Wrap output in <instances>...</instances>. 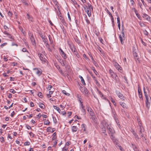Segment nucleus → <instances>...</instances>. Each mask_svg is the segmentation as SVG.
<instances>
[{
    "label": "nucleus",
    "mask_w": 151,
    "mask_h": 151,
    "mask_svg": "<svg viewBox=\"0 0 151 151\" xmlns=\"http://www.w3.org/2000/svg\"><path fill=\"white\" fill-rule=\"evenodd\" d=\"M86 17L85 20L86 21V22H87V23L88 24H89L90 23V21H89V20L87 19L86 15Z\"/></svg>",
    "instance_id": "51"
},
{
    "label": "nucleus",
    "mask_w": 151,
    "mask_h": 151,
    "mask_svg": "<svg viewBox=\"0 0 151 151\" xmlns=\"http://www.w3.org/2000/svg\"><path fill=\"white\" fill-rule=\"evenodd\" d=\"M88 72L91 75V76L92 77V78H93V80L95 79L96 78L93 76L92 72L89 71Z\"/></svg>",
    "instance_id": "45"
},
{
    "label": "nucleus",
    "mask_w": 151,
    "mask_h": 151,
    "mask_svg": "<svg viewBox=\"0 0 151 151\" xmlns=\"http://www.w3.org/2000/svg\"><path fill=\"white\" fill-rule=\"evenodd\" d=\"M68 17L69 19V21L70 22L71 21V18H70V14H69V12H68Z\"/></svg>",
    "instance_id": "58"
},
{
    "label": "nucleus",
    "mask_w": 151,
    "mask_h": 151,
    "mask_svg": "<svg viewBox=\"0 0 151 151\" xmlns=\"http://www.w3.org/2000/svg\"><path fill=\"white\" fill-rule=\"evenodd\" d=\"M133 135H134L135 137L137 139H136L137 140V139H139V138L138 137V135L137 134V133L136 132H135V133H134V134H133Z\"/></svg>",
    "instance_id": "44"
},
{
    "label": "nucleus",
    "mask_w": 151,
    "mask_h": 151,
    "mask_svg": "<svg viewBox=\"0 0 151 151\" xmlns=\"http://www.w3.org/2000/svg\"><path fill=\"white\" fill-rule=\"evenodd\" d=\"M15 113L14 111H13L11 114V116L12 117H13L14 115H15Z\"/></svg>",
    "instance_id": "64"
},
{
    "label": "nucleus",
    "mask_w": 151,
    "mask_h": 151,
    "mask_svg": "<svg viewBox=\"0 0 151 151\" xmlns=\"http://www.w3.org/2000/svg\"><path fill=\"white\" fill-rule=\"evenodd\" d=\"M120 104L123 107V108H124L126 107V104H125L124 102H120Z\"/></svg>",
    "instance_id": "28"
},
{
    "label": "nucleus",
    "mask_w": 151,
    "mask_h": 151,
    "mask_svg": "<svg viewBox=\"0 0 151 151\" xmlns=\"http://www.w3.org/2000/svg\"><path fill=\"white\" fill-rule=\"evenodd\" d=\"M105 10L109 14L110 16L112 15L110 12H109V11L108 10L107 8H105Z\"/></svg>",
    "instance_id": "47"
},
{
    "label": "nucleus",
    "mask_w": 151,
    "mask_h": 151,
    "mask_svg": "<svg viewBox=\"0 0 151 151\" xmlns=\"http://www.w3.org/2000/svg\"><path fill=\"white\" fill-rule=\"evenodd\" d=\"M39 106L42 109H44L45 107L44 104L40 103L39 104Z\"/></svg>",
    "instance_id": "27"
},
{
    "label": "nucleus",
    "mask_w": 151,
    "mask_h": 151,
    "mask_svg": "<svg viewBox=\"0 0 151 151\" xmlns=\"http://www.w3.org/2000/svg\"><path fill=\"white\" fill-rule=\"evenodd\" d=\"M30 39L32 42V45H35L36 44L35 41L34 39V38L33 35L31 36L30 37Z\"/></svg>",
    "instance_id": "16"
},
{
    "label": "nucleus",
    "mask_w": 151,
    "mask_h": 151,
    "mask_svg": "<svg viewBox=\"0 0 151 151\" xmlns=\"http://www.w3.org/2000/svg\"><path fill=\"white\" fill-rule=\"evenodd\" d=\"M50 123V122L49 120H47L44 122V124H45L49 125Z\"/></svg>",
    "instance_id": "40"
},
{
    "label": "nucleus",
    "mask_w": 151,
    "mask_h": 151,
    "mask_svg": "<svg viewBox=\"0 0 151 151\" xmlns=\"http://www.w3.org/2000/svg\"><path fill=\"white\" fill-rule=\"evenodd\" d=\"M79 77L81 78V81L82 83L84 85H86L85 81L83 79V78L81 76H79Z\"/></svg>",
    "instance_id": "24"
},
{
    "label": "nucleus",
    "mask_w": 151,
    "mask_h": 151,
    "mask_svg": "<svg viewBox=\"0 0 151 151\" xmlns=\"http://www.w3.org/2000/svg\"><path fill=\"white\" fill-rule=\"evenodd\" d=\"M52 86L51 85H49L48 86V87L47 88L49 90H50L52 88Z\"/></svg>",
    "instance_id": "56"
},
{
    "label": "nucleus",
    "mask_w": 151,
    "mask_h": 151,
    "mask_svg": "<svg viewBox=\"0 0 151 151\" xmlns=\"http://www.w3.org/2000/svg\"><path fill=\"white\" fill-rule=\"evenodd\" d=\"M115 121L117 123L118 126L120 129H121V126L120 124L119 123V121H118V119H117V118H115Z\"/></svg>",
    "instance_id": "23"
},
{
    "label": "nucleus",
    "mask_w": 151,
    "mask_h": 151,
    "mask_svg": "<svg viewBox=\"0 0 151 151\" xmlns=\"http://www.w3.org/2000/svg\"><path fill=\"white\" fill-rule=\"evenodd\" d=\"M30 144V142L28 141L25 142L24 143V145H29Z\"/></svg>",
    "instance_id": "49"
},
{
    "label": "nucleus",
    "mask_w": 151,
    "mask_h": 151,
    "mask_svg": "<svg viewBox=\"0 0 151 151\" xmlns=\"http://www.w3.org/2000/svg\"><path fill=\"white\" fill-rule=\"evenodd\" d=\"M59 17L61 21V22L65 26H66V23L65 19H64V18H63L61 15L59 16Z\"/></svg>",
    "instance_id": "7"
},
{
    "label": "nucleus",
    "mask_w": 151,
    "mask_h": 151,
    "mask_svg": "<svg viewBox=\"0 0 151 151\" xmlns=\"http://www.w3.org/2000/svg\"><path fill=\"white\" fill-rule=\"evenodd\" d=\"M119 36L120 40V41H121V43L122 44H123V38L122 37V35H119Z\"/></svg>",
    "instance_id": "30"
},
{
    "label": "nucleus",
    "mask_w": 151,
    "mask_h": 151,
    "mask_svg": "<svg viewBox=\"0 0 151 151\" xmlns=\"http://www.w3.org/2000/svg\"><path fill=\"white\" fill-rule=\"evenodd\" d=\"M135 12L137 15V17L139 19V18L140 17V15L138 13L137 11V10L135 9L134 10Z\"/></svg>",
    "instance_id": "29"
},
{
    "label": "nucleus",
    "mask_w": 151,
    "mask_h": 151,
    "mask_svg": "<svg viewBox=\"0 0 151 151\" xmlns=\"http://www.w3.org/2000/svg\"><path fill=\"white\" fill-rule=\"evenodd\" d=\"M98 50H99L100 52L102 54L103 53V51L102 50V49L99 46L97 47Z\"/></svg>",
    "instance_id": "48"
},
{
    "label": "nucleus",
    "mask_w": 151,
    "mask_h": 151,
    "mask_svg": "<svg viewBox=\"0 0 151 151\" xmlns=\"http://www.w3.org/2000/svg\"><path fill=\"white\" fill-rule=\"evenodd\" d=\"M46 46L48 48L49 50L50 51H51L52 50L50 48L49 45L48 43H46Z\"/></svg>",
    "instance_id": "34"
},
{
    "label": "nucleus",
    "mask_w": 151,
    "mask_h": 151,
    "mask_svg": "<svg viewBox=\"0 0 151 151\" xmlns=\"http://www.w3.org/2000/svg\"><path fill=\"white\" fill-rule=\"evenodd\" d=\"M40 36L42 39V40L45 43H46L47 40V39L45 38V36H43L42 33H39Z\"/></svg>",
    "instance_id": "9"
},
{
    "label": "nucleus",
    "mask_w": 151,
    "mask_h": 151,
    "mask_svg": "<svg viewBox=\"0 0 151 151\" xmlns=\"http://www.w3.org/2000/svg\"><path fill=\"white\" fill-rule=\"evenodd\" d=\"M143 90H144V94L145 96L146 99H148L149 98L148 96V95L147 94V92L145 91V87H144V88H143Z\"/></svg>",
    "instance_id": "19"
},
{
    "label": "nucleus",
    "mask_w": 151,
    "mask_h": 151,
    "mask_svg": "<svg viewBox=\"0 0 151 151\" xmlns=\"http://www.w3.org/2000/svg\"><path fill=\"white\" fill-rule=\"evenodd\" d=\"M54 4L55 5L58 6V2L56 0H53Z\"/></svg>",
    "instance_id": "53"
},
{
    "label": "nucleus",
    "mask_w": 151,
    "mask_h": 151,
    "mask_svg": "<svg viewBox=\"0 0 151 151\" xmlns=\"http://www.w3.org/2000/svg\"><path fill=\"white\" fill-rule=\"evenodd\" d=\"M38 55L41 60L44 63L45 62L46 60L45 58V56L40 53H38Z\"/></svg>",
    "instance_id": "3"
},
{
    "label": "nucleus",
    "mask_w": 151,
    "mask_h": 151,
    "mask_svg": "<svg viewBox=\"0 0 151 151\" xmlns=\"http://www.w3.org/2000/svg\"><path fill=\"white\" fill-rule=\"evenodd\" d=\"M27 19L32 22L33 21V18L32 16H30L29 14H27Z\"/></svg>",
    "instance_id": "12"
},
{
    "label": "nucleus",
    "mask_w": 151,
    "mask_h": 151,
    "mask_svg": "<svg viewBox=\"0 0 151 151\" xmlns=\"http://www.w3.org/2000/svg\"><path fill=\"white\" fill-rule=\"evenodd\" d=\"M121 34L122 35H122V37L123 38V40H124L125 39V37L124 36V32H121Z\"/></svg>",
    "instance_id": "42"
},
{
    "label": "nucleus",
    "mask_w": 151,
    "mask_h": 151,
    "mask_svg": "<svg viewBox=\"0 0 151 151\" xmlns=\"http://www.w3.org/2000/svg\"><path fill=\"white\" fill-rule=\"evenodd\" d=\"M101 130L103 131L102 132L104 133H105L106 132V129L105 128L104 126L103 127H102L101 128Z\"/></svg>",
    "instance_id": "43"
},
{
    "label": "nucleus",
    "mask_w": 151,
    "mask_h": 151,
    "mask_svg": "<svg viewBox=\"0 0 151 151\" xmlns=\"http://www.w3.org/2000/svg\"><path fill=\"white\" fill-rule=\"evenodd\" d=\"M53 107L55 109H56L59 113H60V111H61V110L58 107H57L55 106H54Z\"/></svg>",
    "instance_id": "26"
},
{
    "label": "nucleus",
    "mask_w": 151,
    "mask_h": 151,
    "mask_svg": "<svg viewBox=\"0 0 151 151\" xmlns=\"http://www.w3.org/2000/svg\"><path fill=\"white\" fill-rule=\"evenodd\" d=\"M26 127L28 129H32L31 127L28 124L26 125Z\"/></svg>",
    "instance_id": "55"
},
{
    "label": "nucleus",
    "mask_w": 151,
    "mask_h": 151,
    "mask_svg": "<svg viewBox=\"0 0 151 151\" xmlns=\"http://www.w3.org/2000/svg\"><path fill=\"white\" fill-rule=\"evenodd\" d=\"M143 18L146 19L147 20L149 21L150 17L147 14L145 13L143 14V15L142 16Z\"/></svg>",
    "instance_id": "13"
},
{
    "label": "nucleus",
    "mask_w": 151,
    "mask_h": 151,
    "mask_svg": "<svg viewBox=\"0 0 151 151\" xmlns=\"http://www.w3.org/2000/svg\"><path fill=\"white\" fill-rule=\"evenodd\" d=\"M86 12L87 13L88 16L90 17L91 15V11H90L89 10H88L86 11Z\"/></svg>",
    "instance_id": "32"
},
{
    "label": "nucleus",
    "mask_w": 151,
    "mask_h": 151,
    "mask_svg": "<svg viewBox=\"0 0 151 151\" xmlns=\"http://www.w3.org/2000/svg\"><path fill=\"white\" fill-rule=\"evenodd\" d=\"M84 92L86 94L88 93V89L86 88V87H84L83 88Z\"/></svg>",
    "instance_id": "38"
},
{
    "label": "nucleus",
    "mask_w": 151,
    "mask_h": 151,
    "mask_svg": "<svg viewBox=\"0 0 151 151\" xmlns=\"http://www.w3.org/2000/svg\"><path fill=\"white\" fill-rule=\"evenodd\" d=\"M61 114H62L63 115H65L66 116V112H65V111H62L61 112V113H60Z\"/></svg>",
    "instance_id": "63"
},
{
    "label": "nucleus",
    "mask_w": 151,
    "mask_h": 151,
    "mask_svg": "<svg viewBox=\"0 0 151 151\" xmlns=\"http://www.w3.org/2000/svg\"><path fill=\"white\" fill-rule=\"evenodd\" d=\"M115 66L117 69L119 70V69H120L119 67H120V66L119 64H118L117 63L115 64Z\"/></svg>",
    "instance_id": "35"
},
{
    "label": "nucleus",
    "mask_w": 151,
    "mask_h": 151,
    "mask_svg": "<svg viewBox=\"0 0 151 151\" xmlns=\"http://www.w3.org/2000/svg\"><path fill=\"white\" fill-rule=\"evenodd\" d=\"M68 45L71 51L73 52H75L76 49L74 47L72 43H68Z\"/></svg>",
    "instance_id": "6"
},
{
    "label": "nucleus",
    "mask_w": 151,
    "mask_h": 151,
    "mask_svg": "<svg viewBox=\"0 0 151 151\" xmlns=\"http://www.w3.org/2000/svg\"><path fill=\"white\" fill-rule=\"evenodd\" d=\"M7 44V43L6 42H5L4 43H3V44H2L1 45V48H3V47L5 45H6Z\"/></svg>",
    "instance_id": "57"
},
{
    "label": "nucleus",
    "mask_w": 151,
    "mask_h": 151,
    "mask_svg": "<svg viewBox=\"0 0 151 151\" xmlns=\"http://www.w3.org/2000/svg\"><path fill=\"white\" fill-rule=\"evenodd\" d=\"M111 102L113 103V104L115 106H116V103L115 102V101L112 98H111Z\"/></svg>",
    "instance_id": "52"
},
{
    "label": "nucleus",
    "mask_w": 151,
    "mask_h": 151,
    "mask_svg": "<svg viewBox=\"0 0 151 151\" xmlns=\"http://www.w3.org/2000/svg\"><path fill=\"white\" fill-rule=\"evenodd\" d=\"M9 91L10 92H11L14 94L16 92V91L14 90L13 89H10V90Z\"/></svg>",
    "instance_id": "54"
},
{
    "label": "nucleus",
    "mask_w": 151,
    "mask_h": 151,
    "mask_svg": "<svg viewBox=\"0 0 151 151\" xmlns=\"http://www.w3.org/2000/svg\"><path fill=\"white\" fill-rule=\"evenodd\" d=\"M37 70L36 72V73L39 76H40L41 73H42V72L41 71V69H37Z\"/></svg>",
    "instance_id": "20"
},
{
    "label": "nucleus",
    "mask_w": 151,
    "mask_h": 151,
    "mask_svg": "<svg viewBox=\"0 0 151 151\" xmlns=\"http://www.w3.org/2000/svg\"><path fill=\"white\" fill-rule=\"evenodd\" d=\"M59 50L60 51V53L62 57L65 59H66L67 58L66 54L60 48H59Z\"/></svg>",
    "instance_id": "5"
},
{
    "label": "nucleus",
    "mask_w": 151,
    "mask_h": 151,
    "mask_svg": "<svg viewBox=\"0 0 151 151\" xmlns=\"http://www.w3.org/2000/svg\"><path fill=\"white\" fill-rule=\"evenodd\" d=\"M105 126L106 127L107 130H109L112 127L110 124H106Z\"/></svg>",
    "instance_id": "25"
},
{
    "label": "nucleus",
    "mask_w": 151,
    "mask_h": 151,
    "mask_svg": "<svg viewBox=\"0 0 151 151\" xmlns=\"http://www.w3.org/2000/svg\"><path fill=\"white\" fill-rule=\"evenodd\" d=\"M139 24L141 27H145L146 26V25L143 23H140Z\"/></svg>",
    "instance_id": "62"
},
{
    "label": "nucleus",
    "mask_w": 151,
    "mask_h": 151,
    "mask_svg": "<svg viewBox=\"0 0 151 151\" xmlns=\"http://www.w3.org/2000/svg\"><path fill=\"white\" fill-rule=\"evenodd\" d=\"M138 93L139 94V98L143 100L142 96V93L141 92V90L140 88H139V87H138Z\"/></svg>",
    "instance_id": "8"
},
{
    "label": "nucleus",
    "mask_w": 151,
    "mask_h": 151,
    "mask_svg": "<svg viewBox=\"0 0 151 151\" xmlns=\"http://www.w3.org/2000/svg\"><path fill=\"white\" fill-rule=\"evenodd\" d=\"M92 69L93 70L94 73H95V74L96 75H97V74H98V72H97V71L95 69L94 67H93L92 68Z\"/></svg>",
    "instance_id": "39"
},
{
    "label": "nucleus",
    "mask_w": 151,
    "mask_h": 151,
    "mask_svg": "<svg viewBox=\"0 0 151 151\" xmlns=\"http://www.w3.org/2000/svg\"><path fill=\"white\" fill-rule=\"evenodd\" d=\"M82 109L81 110V111L84 114H86V109L85 108V106L84 108H81Z\"/></svg>",
    "instance_id": "36"
},
{
    "label": "nucleus",
    "mask_w": 151,
    "mask_h": 151,
    "mask_svg": "<svg viewBox=\"0 0 151 151\" xmlns=\"http://www.w3.org/2000/svg\"><path fill=\"white\" fill-rule=\"evenodd\" d=\"M116 93L118 96L122 100H124V97L123 94L119 91H116Z\"/></svg>",
    "instance_id": "4"
},
{
    "label": "nucleus",
    "mask_w": 151,
    "mask_h": 151,
    "mask_svg": "<svg viewBox=\"0 0 151 151\" xmlns=\"http://www.w3.org/2000/svg\"><path fill=\"white\" fill-rule=\"evenodd\" d=\"M6 37H8L10 39V41H14V37L9 33L6 36Z\"/></svg>",
    "instance_id": "10"
},
{
    "label": "nucleus",
    "mask_w": 151,
    "mask_h": 151,
    "mask_svg": "<svg viewBox=\"0 0 151 151\" xmlns=\"http://www.w3.org/2000/svg\"><path fill=\"white\" fill-rule=\"evenodd\" d=\"M0 140L1 143H3L4 141V138L2 137H0Z\"/></svg>",
    "instance_id": "46"
},
{
    "label": "nucleus",
    "mask_w": 151,
    "mask_h": 151,
    "mask_svg": "<svg viewBox=\"0 0 151 151\" xmlns=\"http://www.w3.org/2000/svg\"><path fill=\"white\" fill-rule=\"evenodd\" d=\"M52 118L53 119V121H54V123L55 124H56L57 123V120H56V119L55 118L54 116H52Z\"/></svg>",
    "instance_id": "60"
},
{
    "label": "nucleus",
    "mask_w": 151,
    "mask_h": 151,
    "mask_svg": "<svg viewBox=\"0 0 151 151\" xmlns=\"http://www.w3.org/2000/svg\"><path fill=\"white\" fill-rule=\"evenodd\" d=\"M108 133L110 137L111 138L113 142L115 141V139L114 135L115 133L113 128L112 127L110 129L108 130Z\"/></svg>",
    "instance_id": "1"
},
{
    "label": "nucleus",
    "mask_w": 151,
    "mask_h": 151,
    "mask_svg": "<svg viewBox=\"0 0 151 151\" xmlns=\"http://www.w3.org/2000/svg\"><path fill=\"white\" fill-rule=\"evenodd\" d=\"M8 15L9 16H12V12H11V11H9L8 13Z\"/></svg>",
    "instance_id": "59"
},
{
    "label": "nucleus",
    "mask_w": 151,
    "mask_h": 151,
    "mask_svg": "<svg viewBox=\"0 0 151 151\" xmlns=\"http://www.w3.org/2000/svg\"><path fill=\"white\" fill-rule=\"evenodd\" d=\"M88 7L89 8V10H92V11L93 10V7L91 6V5L89 3H88Z\"/></svg>",
    "instance_id": "31"
},
{
    "label": "nucleus",
    "mask_w": 151,
    "mask_h": 151,
    "mask_svg": "<svg viewBox=\"0 0 151 151\" xmlns=\"http://www.w3.org/2000/svg\"><path fill=\"white\" fill-rule=\"evenodd\" d=\"M78 129V127L76 126H73L72 127V131L74 132H76Z\"/></svg>",
    "instance_id": "18"
},
{
    "label": "nucleus",
    "mask_w": 151,
    "mask_h": 151,
    "mask_svg": "<svg viewBox=\"0 0 151 151\" xmlns=\"http://www.w3.org/2000/svg\"><path fill=\"white\" fill-rule=\"evenodd\" d=\"M139 129H140V130L139 131V135H140V136H141V137H143L144 135L142 133V132H144V130L142 129V127L140 125H139Z\"/></svg>",
    "instance_id": "11"
},
{
    "label": "nucleus",
    "mask_w": 151,
    "mask_h": 151,
    "mask_svg": "<svg viewBox=\"0 0 151 151\" xmlns=\"http://www.w3.org/2000/svg\"><path fill=\"white\" fill-rule=\"evenodd\" d=\"M62 92L64 94L66 95L69 96V94L67 93L64 90H63Z\"/></svg>",
    "instance_id": "41"
},
{
    "label": "nucleus",
    "mask_w": 151,
    "mask_h": 151,
    "mask_svg": "<svg viewBox=\"0 0 151 151\" xmlns=\"http://www.w3.org/2000/svg\"><path fill=\"white\" fill-rule=\"evenodd\" d=\"M150 106V102H149V98L146 99V106L147 107V108L149 109Z\"/></svg>",
    "instance_id": "15"
},
{
    "label": "nucleus",
    "mask_w": 151,
    "mask_h": 151,
    "mask_svg": "<svg viewBox=\"0 0 151 151\" xmlns=\"http://www.w3.org/2000/svg\"><path fill=\"white\" fill-rule=\"evenodd\" d=\"M132 145L133 148V149L135 151H138V150L137 148V147L135 146V145L133 144H132Z\"/></svg>",
    "instance_id": "21"
},
{
    "label": "nucleus",
    "mask_w": 151,
    "mask_h": 151,
    "mask_svg": "<svg viewBox=\"0 0 151 151\" xmlns=\"http://www.w3.org/2000/svg\"><path fill=\"white\" fill-rule=\"evenodd\" d=\"M37 95L39 97L41 98H42L43 97V95L42 94V93L40 92H39L38 93Z\"/></svg>",
    "instance_id": "37"
},
{
    "label": "nucleus",
    "mask_w": 151,
    "mask_h": 151,
    "mask_svg": "<svg viewBox=\"0 0 151 151\" xmlns=\"http://www.w3.org/2000/svg\"><path fill=\"white\" fill-rule=\"evenodd\" d=\"M109 73L112 78L114 79H116V77L117 76V75L111 69L109 70Z\"/></svg>",
    "instance_id": "2"
},
{
    "label": "nucleus",
    "mask_w": 151,
    "mask_h": 151,
    "mask_svg": "<svg viewBox=\"0 0 151 151\" xmlns=\"http://www.w3.org/2000/svg\"><path fill=\"white\" fill-rule=\"evenodd\" d=\"M55 130V128H52L51 127H49L47 128V132L53 133Z\"/></svg>",
    "instance_id": "14"
},
{
    "label": "nucleus",
    "mask_w": 151,
    "mask_h": 151,
    "mask_svg": "<svg viewBox=\"0 0 151 151\" xmlns=\"http://www.w3.org/2000/svg\"><path fill=\"white\" fill-rule=\"evenodd\" d=\"M75 52H73L74 54L76 55V56L78 58H80V56L79 55L78 52L77 51V50L75 51Z\"/></svg>",
    "instance_id": "22"
},
{
    "label": "nucleus",
    "mask_w": 151,
    "mask_h": 151,
    "mask_svg": "<svg viewBox=\"0 0 151 151\" xmlns=\"http://www.w3.org/2000/svg\"><path fill=\"white\" fill-rule=\"evenodd\" d=\"M117 23L118 24H120V18L118 16V17L117 18Z\"/></svg>",
    "instance_id": "61"
},
{
    "label": "nucleus",
    "mask_w": 151,
    "mask_h": 151,
    "mask_svg": "<svg viewBox=\"0 0 151 151\" xmlns=\"http://www.w3.org/2000/svg\"><path fill=\"white\" fill-rule=\"evenodd\" d=\"M92 62L95 66L96 67H99V65L98 63L95 60H93V61H92Z\"/></svg>",
    "instance_id": "33"
},
{
    "label": "nucleus",
    "mask_w": 151,
    "mask_h": 151,
    "mask_svg": "<svg viewBox=\"0 0 151 151\" xmlns=\"http://www.w3.org/2000/svg\"><path fill=\"white\" fill-rule=\"evenodd\" d=\"M98 93L100 95L101 97H102L103 96V95L102 93L99 90H98V89H97Z\"/></svg>",
    "instance_id": "50"
},
{
    "label": "nucleus",
    "mask_w": 151,
    "mask_h": 151,
    "mask_svg": "<svg viewBox=\"0 0 151 151\" xmlns=\"http://www.w3.org/2000/svg\"><path fill=\"white\" fill-rule=\"evenodd\" d=\"M89 113L91 116H92V119H94L95 116H94V113L93 112V111H92V110L90 108V111H89Z\"/></svg>",
    "instance_id": "17"
}]
</instances>
